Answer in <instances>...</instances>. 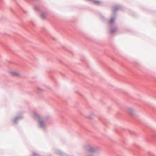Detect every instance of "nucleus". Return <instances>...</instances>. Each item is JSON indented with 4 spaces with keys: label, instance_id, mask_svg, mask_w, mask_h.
<instances>
[{
    "label": "nucleus",
    "instance_id": "4",
    "mask_svg": "<svg viewBox=\"0 0 156 156\" xmlns=\"http://www.w3.org/2000/svg\"><path fill=\"white\" fill-rule=\"evenodd\" d=\"M114 19H113V18L111 19L110 20V22L111 23H112L114 21Z\"/></svg>",
    "mask_w": 156,
    "mask_h": 156
},
{
    "label": "nucleus",
    "instance_id": "2",
    "mask_svg": "<svg viewBox=\"0 0 156 156\" xmlns=\"http://www.w3.org/2000/svg\"><path fill=\"white\" fill-rule=\"evenodd\" d=\"M11 73L12 75L16 76H20V74L16 71L12 72Z\"/></svg>",
    "mask_w": 156,
    "mask_h": 156
},
{
    "label": "nucleus",
    "instance_id": "5",
    "mask_svg": "<svg viewBox=\"0 0 156 156\" xmlns=\"http://www.w3.org/2000/svg\"><path fill=\"white\" fill-rule=\"evenodd\" d=\"M43 122H40V126H42L43 125Z\"/></svg>",
    "mask_w": 156,
    "mask_h": 156
},
{
    "label": "nucleus",
    "instance_id": "7",
    "mask_svg": "<svg viewBox=\"0 0 156 156\" xmlns=\"http://www.w3.org/2000/svg\"><path fill=\"white\" fill-rule=\"evenodd\" d=\"M93 2L95 4H96L97 3V1H93Z\"/></svg>",
    "mask_w": 156,
    "mask_h": 156
},
{
    "label": "nucleus",
    "instance_id": "8",
    "mask_svg": "<svg viewBox=\"0 0 156 156\" xmlns=\"http://www.w3.org/2000/svg\"><path fill=\"white\" fill-rule=\"evenodd\" d=\"M111 32H112V33H113V32H112V31H111Z\"/></svg>",
    "mask_w": 156,
    "mask_h": 156
},
{
    "label": "nucleus",
    "instance_id": "1",
    "mask_svg": "<svg viewBox=\"0 0 156 156\" xmlns=\"http://www.w3.org/2000/svg\"><path fill=\"white\" fill-rule=\"evenodd\" d=\"M126 111L127 113L132 114H133V109L131 108L128 107L126 108Z\"/></svg>",
    "mask_w": 156,
    "mask_h": 156
},
{
    "label": "nucleus",
    "instance_id": "3",
    "mask_svg": "<svg viewBox=\"0 0 156 156\" xmlns=\"http://www.w3.org/2000/svg\"><path fill=\"white\" fill-rule=\"evenodd\" d=\"M47 14L45 13H42L41 16V18L42 19H45L47 17Z\"/></svg>",
    "mask_w": 156,
    "mask_h": 156
},
{
    "label": "nucleus",
    "instance_id": "6",
    "mask_svg": "<svg viewBox=\"0 0 156 156\" xmlns=\"http://www.w3.org/2000/svg\"><path fill=\"white\" fill-rule=\"evenodd\" d=\"M94 115V113L93 112H92L90 114V115L89 116V118H91V116L92 115Z\"/></svg>",
    "mask_w": 156,
    "mask_h": 156
}]
</instances>
